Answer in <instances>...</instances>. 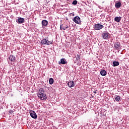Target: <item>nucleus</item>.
<instances>
[{"label":"nucleus","mask_w":129,"mask_h":129,"mask_svg":"<svg viewBox=\"0 0 129 129\" xmlns=\"http://www.w3.org/2000/svg\"><path fill=\"white\" fill-rule=\"evenodd\" d=\"M67 60H66V59L65 58H61L60 61H58V64L59 65H61V64L62 65H65V64H67Z\"/></svg>","instance_id":"nucleus-8"},{"label":"nucleus","mask_w":129,"mask_h":129,"mask_svg":"<svg viewBox=\"0 0 129 129\" xmlns=\"http://www.w3.org/2000/svg\"><path fill=\"white\" fill-rule=\"evenodd\" d=\"M53 44V41H50L46 40V45H52Z\"/></svg>","instance_id":"nucleus-20"},{"label":"nucleus","mask_w":129,"mask_h":129,"mask_svg":"<svg viewBox=\"0 0 129 129\" xmlns=\"http://www.w3.org/2000/svg\"><path fill=\"white\" fill-rule=\"evenodd\" d=\"M29 113L32 118L36 119L37 118V117H38V116H37V114H36V112H35L34 111L31 110L30 111Z\"/></svg>","instance_id":"nucleus-6"},{"label":"nucleus","mask_w":129,"mask_h":129,"mask_svg":"<svg viewBox=\"0 0 129 129\" xmlns=\"http://www.w3.org/2000/svg\"><path fill=\"white\" fill-rule=\"evenodd\" d=\"M9 59L10 60V61H11V62H15V60H16V58L14 55H10Z\"/></svg>","instance_id":"nucleus-14"},{"label":"nucleus","mask_w":129,"mask_h":129,"mask_svg":"<svg viewBox=\"0 0 129 129\" xmlns=\"http://www.w3.org/2000/svg\"><path fill=\"white\" fill-rule=\"evenodd\" d=\"M103 28H104V26L99 23L95 24L94 26V29H95L96 31H98V30H101V29H103Z\"/></svg>","instance_id":"nucleus-3"},{"label":"nucleus","mask_w":129,"mask_h":129,"mask_svg":"<svg viewBox=\"0 0 129 129\" xmlns=\"http://www.w3.org/2000/svg\"><path fill=\"white\" fill-rule=\"evenodd\" d=\"M77 3H78V2H77V1L76 0H75L73 2L72 5H74V6H76V5H77Z\"/></svg>","instance_id":"nucleus-21"},{"label":"nucleus","mask_w":129,"mask_h":129,"mask_svg":"<svg viewBox=\"0 0 129 129\" xmlns=\"http://www.w3.org/2000/svg\"><path fill=\"white\" fill-rule=\"evenodd\" d=\"M114 48L115 50H119L120 49V43L118 42L114 43Z\"/></svg>","instance_id":"nucleus-7"},{"label":"nucleus","mask_w":129,"mask_h":129,"mask_svg":"<svg viewBox=\"0 0 129 129\" xmlns=\"http://www.w3.org/2000/svg\"><path fill=\"white\" fill-rule=\"evenodd\" d=\"M115 100L117 101V102H118V101H119V100H120V97L119 96H116Z\"/></svg>","instance_id":"nucleus-19"},{"label":"nucleus","mask_w":129,"mask_h":129,"mask_svg":"<svg viewBox=\"0 0 129 129\" xmlns=\"http://www.w3.org/2000/svg\"><path fill=\"white\" fill-rule=\"evenodd\" d=\"M69 28V26H68V25H65L61 24L60 26V29L63 30V31H65V30H66V29H68Z\"/></svg>","instance_id":"nucleus-10"},{"label":"nucleus","mask_w":129,"mask_h":129,"mask_svg":"<svg viewBox=\"0 0 129 129\" xmlns=\"http://www.w3.org/2000/svg\"><path fill=\"white\" fill-rule=\"evenodd\" d=\"M115 7L116 9H119L121 7V3L120 2H117L115 4Z\"/></svg>","instance_id":"nucleus-12"},{"label":"nucleus","mask_w":129,"mask_h":129,"mask_svg":"<svg viewBox=\"0 0 129 129\" xmlns=\"http://www.w3.org/2000/svg\"><path fill=\"white\" fill-rule=\"evenodd\" d=\"M13 112H14V111H13V110H9V113H11V114L13 113Z\"/></svg>","instance_id":"nucleus-22"},{"label":"nucleus","mask_w":129,"mask_h":129,"mask_svg":"<svg viewBox=\"0 0 129 129\" xmlns=\"http://www.w3.org/2000/svg\"><path fill=\"white\" fill-rule=\"evenodd\" d=\"M73 21V22L76 23V24H81V20H80V17H79V16H78L75 17Z\"/></svg>","instance_id":"nucleus-4"},{"label":"nucleus","mask_w":129,"mask_h":129,"mask_svg":"<svg viewBox=\"0 0 129 129\" xmlns=\"http://www.w3.org/2000/svg\"><path fill=\"white\" fill-rule=\"evenodd\" d=\"M102 38L104 40H108L110 38L109 33L107 31H104L102 34Z\"/></svg>","instance_id":"nucleus-2"},{"label":"nucleus","mask_w":129,"mask_h":129,"mask_svg":"<svg viewBox=\"0 0 129 129\" xmlns=\"http://www.w3.org/2000/svg\"><path fill=\"white\" fill-rule=\"evenodd\" d=\"M37 96L41 100L46 101L47 100V95L45 94V90L43 88H40L39 90Z\"/></svg>","instance_id":"nucleus-1"},{"label":"nucleus","mask_w":129,"mask_h":129,"mask_svg":"<svg viewBox=\"0 0 129 129\" xmlns=\"http://www.w3.org/2000/svg\"><path fill=\"white\" fill-rule=\"evenodd\" d=\"M114 21L115 22H116V23H120V21H121V17H116L114 18Z\"/></svg>","instance_id":"nucleus-11"},{"label":"nucleus","mask_w":129,"mask_h":129,"mask_svg":"<svg viewBox=\"0 0 129 129\" xmlns=\"http://www.w3.org/2000/svg\"><path fill=\"white\" fill-rule=\"evenodd\" d=\"M49 84H53L54 83V79L50 78L49 80Z\"/></svg>","instance_id":"nucleus-18"},{"label":"nucleus","mask_w":129,"mask_h":129,"mask_svg":"<svg viewBox=\"0 0 129 129\" xmlns=\"http://www.w3.org/2000/svg\"><path fill=\"white\" fill-rule=\"evenodd\" d=\"M119 65V62L117 61H114L113 62V67H116V66H118Z\"/></svg>","instance_id":"nucleus-17"},{"label":"nucleus","mask_w":129,"mask_h":129,"mask_svg":"<svg viewBox=\"0 0 129 129\" xmlns=\"http://www.w3.org/2000/svg\"><path fill=\"white\" fill-rule=\"evenodd\" d=\"M100 74L102 76H105L107 74L106 71L105 70H102L100 71Z\"/></svg>","instance_id":"nucleus-15"},{"label":"nucleus","mask_w":129,"mask_h":129,"mask_svg":"<svg viewBox=\"0 0 129 129\" xmlns=\"http://www.w3.org/2000/svg\"><path fill=\"white\" fill-rule=\"evenodd\" d=\"M46 41H47V39H42L41 40V44L42 45H46Z\"/></svg>","instance_id":"nucleus-16"},{"label":"nucleus","mask_w":129,"mask_h":129,"mask_svg":"<svg viewBox=\"0 0 129 129\" xmlns=\"http://www.w3.org/2000/svg\"><path fill=\"white\" fill-rule=\"evenodd\" d=\"M41 24H42V26L46 27V26H47V25H48V21H47L46 20H42Z\"/></svg>","instance_id":"nucleus-13"},{"label":"nucleus","mask_w":129,"mask_h":129,"mask_svg":"<svg viewBox=\"0 0 129 129\" xmlns=\"http://www.w3.org/2000/svg\"><path fill=\"white\" fill-rule=\"evenodd\" d=\"M16 23L17 24H24L25 23V19L22 17H20L18 19H16Z\"/></svg>","instance_id":"nucleus-5"},{"label":"nucleus","mask_w":129,"mask_h":129,"mask_svg":"<svg viewBox=\"0 0 129 129\" xmlns=\"http://www.w3.org/2000/svg\"><path fill=\"white\" fill-rule=\"evenodd\" d=\"M128 100H129V98H128Z\"/></svg>","instance_id":"nucleus-24"},{"label":"nucleus","mask_w":129,"mask_h":129,"mask_svg":"<svg viewBox=\"0 0 129 129\" xmlns=\"http://www.w3.org/2000/svg\"><path fill=\"white\" fill-rule=\"evenodd\" d=\"M68 85L70 88H71L72 87H74V86H75V84L74 83V81H71L68 83Z\"/></svg>","instance_id":"nucleus-9"},{"label":"nucleus","mask_w":129,"mask_h":129,"mask_svg":"<svg viewBox=\"0 0 129 129\" xmlns=\"http://www.w3.org/2000/svg\"><path fill=\"white\" fill-rule=\"evenodd\" d=\"M96 91H97V90L93 92V93H95V94H96Z\"/></svg>","instance_id":"nucleus-23"}]
</instances>
